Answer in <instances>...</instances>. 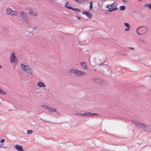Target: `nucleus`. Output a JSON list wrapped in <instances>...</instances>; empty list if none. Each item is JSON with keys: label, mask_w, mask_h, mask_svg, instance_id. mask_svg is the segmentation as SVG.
<instances>
[{"label": "nucleus", "mask_w": 151, "mask_h": 151, "mask_svg": "<svg viewBox=\"0 0 151 151\" xmlns=\"http://www.w3.org/2000/svg\"><path fill=\"white\" fill-rule=\"evenodd\" d=\"M6 14L8 15L12 16H17L18 15L17 12L15 11H13L10 8L7 9L6 10Z\"/></svg>", "instance_id": "20e7f679"}, {"label": "nucleus", "mask_w": 151, "mask_h": 151, "mask_svg": "<svg viewBox=\"0 0 151 151\" xmlns=\"http://www.w3.org/2000/svg\"><path fill=\"white\" fill-rule=\"evenodd\" d=\"M127 0H122V2H125Z\"/></svg>", "instance_id": "7c9ffc66"}, {"label": "nucleus", "mask_w": 151, "mask_h": 151, "mask_svg": "<svg viewBox=\"0 0 151 151\" xmlns=\"http://www.w3.org/2000/svg\"><path fill=\"white\" fill-rule=\"evenodd\" d=\"M139 0V1H141L142 0Z\"/></svg>", "instance_id": "72a5a7b5"}, {"label": "nucleus", "mask_w": 151, "mask_h": 151, "mask_svg": "<svg viewBox=\"0 0 151 151\" xmlns=\"http://www.w3.org/2000/svg\"><path fill=\"white\" fill-rule=\"evenodd\" d=\"M37 85L40 87H45L46 86L44 83L41 81L39 82L37 84Z\"/></svg>", "instance_id": "f8f14e48"}, {"label": "nucleus", "mask_w": 151, "mask_h": 151, "mask_svg": "<svg viewBox=\"0 0 151 151\" xmlns=\"http://www.w3.org/2000/svg\"><path fill=\"white\" fill-rule=\"evenodd\" d=\"M15 148L18 151H24L23 150L22 146L18 145H17L15 146Z\"/></svg>", "instance_id": "1a4fd4ad"}, {"label": "nucleus", "mask_w": 151, "mask_h": 151, "mask_svg": "<svg viewBox=\"0 0 151 151\" xmlns=\"http://www.w3.org/2000/svg\"><path fill=\"white\" fill-rule=\"evenodd\" d=\"M41 107L42 108H44L45 109H48V107L49 106H48L46 105H42L41 106Z\"/></svg>", "instance_id": "5701e85b"}, {"label": "nucleus", "mask_w": 151, "mask_h": 151, "mask_svg": "<svg viewBox=\"0 0 151 151\" xmlns=\"http://www.w3.org/2000/svg\"><path fill=\"white\" fill-rule=\"evenodd\" d=\"M82 14L86 15L87 17L89 18H91L92 17L91 14L90 12H84L82 13Z\"/></svg>", "instance_id": "9b49d317"}, {"label": "nucleus", "mask_w": 151, "mask_h": 151, "mask_svg": "<svg viewBox=\"0 0 151 151\" xmlns=\"http://www.w3.org/2000/svg\"><path fill=\"white\" fill-rule=\"evenodd\" d=\"M32 132V130H29L27 131V134H30Z\"/></svg>", "instance_id": "bb28decb"}, {"label": "nucleus", "mask_w": 151, "mask_h": 151, "mask_svg": "<svg viewBox=\"0 0 151 151\" xmlns=\"http://www.w3.org/2000/svg\"><path fill=\"white\" fill-rule=\"evenodd\" d=\"M77 18L79 19H81V18L79 17H78Z\"/></svg>", "instance_id": "2f4dec72"}, {"label": "nucleus", "mask_w": 151, "mask_h": 151, "mask_svg": "<svg viewBox=\"0 0 151 151\" xmlns=\"http://www.w3.org/2000/svg\"><path fill=\"white\" fill-rule=\"evenodd\" d=\"M10 60L11 63H17V60L15 57V54L14 52H13L12 53L10 56Z\"/></svg>", "instance_id": "423d86ee"}, {"label": "nucleus", "mask_w": 151, "mask_h": 151, "mask_svg": "<svg viewBox=\"0 0 151 151\" xmlns=\"http://www.w3.org/2000/svg\"><path fill=\"white\" fill-rule=\"evenodd\" d=\"M81 114V113H77V114H75L78 115H80V116H81V114Z\"/></svg>", "instance_id": "c756f323"}, {"label": "nucleus", "mask_w": 151, "mask_h": 151, "mask_svg": "<svg viewBox=\"0 0 151 151\" xmlns=\"http://www.w3.org/2000/svg\"><path fill=\"white\" fill-rule=\"evenodd\" d=\"M71 10H72L74 11L77 12H81V10L79 9H77V8L74 9V8H72V9H71Z\"/></svg>", "instance_id": "4be33fe9"}, {"label": "nucleus", "mask_w": 151, "mask_h": 151, "mask_svg": "<svg viewBox=\"0 0 151 151\" xmlns=\"http://www.w3.org/2000/svg\"><path fill=\"white\" fill-rule=\"evenodd\" d=\"M21 68L23 70L27 73L30 74H32L31 69L29 66L23 64H21Z\"/></svg>", "instance_id": "7ed1b4c3"}, {"label": "nucleus", "mask_w": 151, "mask_h": 151, "mask_svg": "<svg viewBox=\"0 0 151 151\" xmlns=\"http://www.w3.org/2000/svg\"><path fill=\"white\" fill-rule=\"evenodd\" d=\"M2 145H3L2 144L0 145V147H1L2 146Z\"/></svg>", "instance_id": "473e14b6"}, {"label": "nucleus", "mask_w": 151, "mask_h": 151, "mask_svg": "<svg viewBox=\"0 0 151 151\" xmlns=\"http://www.w3.org/2000/svg\"><path fill=\"white\" fill-rule=\"evenodd\" d=\"M96 115V114L95 113H91L90 112H88L82 114H81V116H94Z\"/></svg>", "instance_id": "9d476101"}, {"label": "nucleus", "mask_w": 151, "mask_h": 151, "mask_svg": "<svg viewBox=\"0 0 151 151\" xmlns=\"http://www.w3.org/2000/svg\"><path fill=\"white\" fill-rule=\"evenodd\" d=\"M0 94H7V93L5 91H4L3 90L0 88Z\"/></svg>", "instance_id": "6ab92c4d"}, {"label": "nucleus", "mask_w": 151, "mask_h": 151, "mask_svg": "<svg viewBox=\"0 0 151 151\" xmlns=\"http://www.w3.org/2000/svg\"><path fill=\"white\" fill-rule=\"evenodd\" d=\"M48 110L50 111L56 112V109L55 108H51L50 107H49Z\"/></svg>", "instance_id": "f3484780"}, {"label": "nucleus", "mask_w": 151, "mask_h": 151, "mask_svg": "<svg viewBox=\"0 0 151 151\" xmlns=\"http://www.w3.org/2000/svg\"><path fill=\"white\" fill-rule=\"evenodd\" d=\"M150 78H151V76H150Z\"/></svg>", "instance_id": "e433bc0d"}, {"label": "nucleus", "mask_w": 151, "mask_h": 151, "mask_svg": "<svg viewBox=\"0 0 151 151\" xmlns=\"http://www.w3.org/2000/svg\"><path fill=\"white\" fill-rule=\"evenodd\" d=\"M139 127L142 128H145L146 127V126L144 124L139 122L138 125H137Z\"/></svg>", "instance_id": "4468645a"}, {"label": "nucleus", "mask_w": 151, "mask_h": 151, "mask_svg": "<svg viewBox=\"0 0 151 151\" xmlns=\"http://www.w3.org/2000/svg\"><path fill=\"white\" fill-rule=\"evenodd\" d=\"M77 70L75 69H71L69 70L68 72L69 73H73L76 75Z\"/></svg>", "instance_id": "ddd939ff"}, {"label": "nucleus", "mask_w": 151, "mask_h": 151, "mask_svg": "<svg viewBox=\"0 0 151 151\" xmlns=\"http://www.w3.org/2000/svg\"><path fill=\"white\" fill-rule=\"evenodd\" d=\"M29 10V15L35 16H38L37 12L36 11H33V9L30 8Z\"/></svg>", "instance_id": "39448f33"}, {"label": "nucleus", "mask_w": 151, "mask_h": 151, "mask_svg": "<svg viewBox=\"0 0 151 151\" xmlns=\"http://www.w3.org/2000/svg\"><path fill=\"white\" fill-rule=\"evenodd\" d=\"M68 4L69 2L67 1V2H66L65 5V7L68 9L71 10V9H72V7L71 6L68 5Z\"/></svg>", "instance_id": "2eb2a0df"}, {"label": "nucleus", "mask_w": 151, "mask_h": 151, "mask_svg": "<svg viewBox=\"0 0 151 151\" xmlns=\"http://www.w3.org/2000/svg\"><path fill=\"white\" fill-rule=\"evenodd\" d=\"M26 15V13L23 12H22L20 13V16L22 17H24Z\"/></svg>", "instance_id": "b1692460"}, {"label": "nucleus", "mask_w": 151, "mask_h": 151, "mask_svg": "<svg viewBox=\"0 0 151 151\" xmlns=\"http://www.w3.org/2000/svg\"><path fill=\"white\" fill-rule=\"evenodd\" d=\"M1 68V66L0 65V68Z\"/></svg>", "instance_id": "c9c22d12"}, {"label": "nucleus", "mask_w": 151, "mask_h": 151, "mask_svg": "<svg viewBox=\"0 0 151 151\" xmlns=\"http://www.w3.org/2000/svg\"><path fill=\"white\" fill-rule=\"evenodd\" d=\"M5 141V139H2L0 141V142L1 143H4Z\"/></svg>", "instance_id": "c85d7f7f"}, {"label": "nucleus", "mask_w": 151, "mask_h": 151, "mask_svg": "<svg viewBox=\"0 0 151 151\" xmlns=\"http://www.w3.org/2000/svg\"><path fill=\"white\" fill-rule=\"evenodd\" d=\"M125 7L124 6H122L119 7V9L121 10L124 11L125 9Z\"/></svg>", "instance_id": "aec40b11"}, {"label": "nucleus", "mask_w": 151, "mask_h": 151, "mask_svg": "<svg viewBox=\"0 0 151 151\" xmlns=\"http://www.w3.org/2000/svg\"><path fill=\"white\" fill-rule=\"evenodd\" d=\"M132 122L133 123L135 124V125H138V124L139 123V122L135 120H133L132 121Z\"/></svg>", "instance_id": "412c9836"}, {"label": "nucleus", "mask_w": 151, "mask_h": 151, "mask_svg": "<svg viewBox=\"0 0 151 151\" xmlns=\"http://www.w3.org/2000/svg\"><path fill=\"white\" fill-rule=\"evenodd\" d=\"M75 1L79 4H83L87 0H74Z\"/></svg>", "instance_id": "dca6fc26"}, {"label": "nucleus", "mask_w": 151, "mask_h": 151, "mask_svg": "<svg viewBox=\"0 0 151 151\" xmlns=\"http://www.w3.org/2000/svg\"><path fill=\"white\" fill-rule=\"evenodd\" d=\"M117 4L116 2H114L111 4H107L106 6V8L108 10V12H113L118 9L117 7Z\"/></svg>", "instance_id": "f257e3e1"}, {"label": "nucleus", "mask_w": 151, "mask_h": 151, "mask_svg": "<svg viewBox=\"0 0 151 151\" xmlns=\"http://www.w3.org/2000/svg\"><path fill=\"white\" fill-rule=\"evenodd\" d=\"M86 74V73L85 72L82 71L78 70H77L76 75L78 76H81L84 74Z\"/></svg>", "instance_id": "0eeeda50"}, {"label": "nucleus", "mask_w": 151, "mask_h": 151, "mask_svg": "<svg viewBox=\"0 0 151 151\" xmlns=\"http://www.w3.org/2000/svg\"><path fill=\"white\" fill-rule=\"evenodd\" d=\"M147 28L143 26L139 27L136 29L137 33L140 35H142L145 34L147 32Z\"/></svg>", "instance_id": "f03ea898"}, {"label": "nucleus", "mask_w": 151, "mask_h": 151, "mask_svg": "<svg viewBox=\"0 0 151 151\" xmlns=\"http://www.w3.org/2000/svg\"><path fill=\"white\" fill-rule=\"evenodd\" d=\"M124 24L127 27H130L129 24L128 23L124 22Z\"/></svg>", "instance_id": "a878e982"}, {"label": "nucleus", "mask_w": 151, "mask_h": 151, "mask_svg": "<svg viewBox=\"0 0 151 151\" xmlns=\"http://www.w3.org/2000/svg\"><path fill=\"white\" fill-rule=\"evenodd\" d=\"M131 49H134V48H132H132H131Z\"/></svg>", "instance_id": "f704fd0d"}, {"label": "nucleus", "mask_w": 151, "mask_h": 151, "mask_svg": "<svg viewBox=\"0 0 151 151\" xmlns=\"http://www.w3.org/2000/svg\"><path fill=\"white\" fill-rule=\"evenodd\" d=\"M80 65L81 66L85 69L88 70V68L86 65V64L85 62H80L79 63Z\"/></svg>", "instance_id": "6e6552de"}, {"label": "nucleus", "mask_w": 151, "mask_h": 151, "mask_svg": "<svg viewBox=\"0 0 151 151\" xmlns=\"http://www.w3.org/2000/svg\"><path fill=\"white\" fill-rule=\"evenodd\" d=\"M130 27H127V28L124 29L125 31H129L130 29Z\"/></svg>", "instance_id": "cd10ccee"}, {"label": "nucleus", "mask_w": 151, "mask_h": 151, "mask_svg": "<svg viewBox=\"0 0 151 151\" xmlns=\"http://www.w3.org/2000/svg\"><path fill=\"white\" fill-rule=\"evenodd\" d=\"M144 7H148L149 9H151V3H147L145 4L144 5Z\"/></svg>", "instance_id": "a211bd4d"}, {"label": "nucleus", "mask_w": 151, "mask_h": 151, "mask_svg": "<svg viewBox=\"0 0 151 151\" xmlns=\"http://www.w3.org/2000/svg\"><path fill=\"white\" fill-rule=\"evenodd\" d=\"M90 9H92L93 8V3L91 1H90Z\"/></svg>", "instance_id": "393cba45"}]
</instances>
